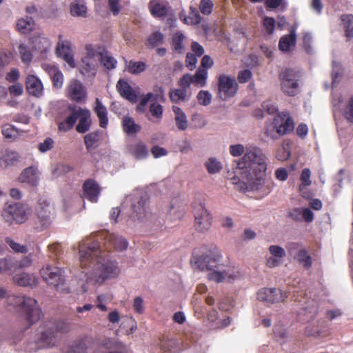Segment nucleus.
<instances>
[{"label": "nucleus", "instance_id": "nucleus-1", "mask_svg": "<svg viewBox=\"0 0 353 353\" xmlns=\"http://www.w3.org/2000/svg\"><path fill=\"white\" fill-rule=\"evenodd\" d=\"M268 158L256 146H247L243 156L236 162L234 175L230 178L235 189L245 192L258 191L265 185Z\"/></svg>", "mask_w": 353, "mask_h": 353}, {"label": "nucleus", "instance_id": "nucleus-2", "mask_svg": "<svg viewBox=\"0 0 353 353\" xmlns=\"http://www.w3.org/2000/svg\"><path fill=\"white\" fill-rule=\"evenodd\" d=\"M79 253L81 268L88 269L85 272L88 283L102 284L106 280L117 278L120 268L116 261L106 259L98 239L93 236L84 239L79 243Z\"/></svg>", "mask_w": 353, "mask_h": 353}, {"label": "nucleus", "instance_id": "nucleus-3", "mask_svg": "<svg viewBox=\"0 0 353 353\" xmlns=\"http://www.w3.org/2000/svg\"><path fill=\"white\" fill-rule=\"evenodd\" d=\"M222 256L216 247L206 250L201 255L194 256V261L197 268L203 271L208 270L210 272L207 277L209 281H214L217 283H221L225 280L232 281L236 279L239 276V272H234L231 269H219L222 265L219 264Z\"/></svg>", "mask_w": 353, "mask_h": 353}, {"label": "nucleus", "instance_id": "nucleus-4", "mask_svg": "<svg viewBox=\"0 0 353 353\" xmlns=\"http://www.w3.org/2000/svg\"><path fill=\"white\" fill-rule=\"evenodd\" d=\"M67 110L69 115L64 121L58 124L59 131L66 132L71 130L79 119V123L76 126L77 132L84 134L88 132L92 125L91 114L89 110L81 108L74 104L68 105Z\"/></svg>", "mask_w": 353, "mask_h": 353}, {"label": "nucleus", "instance_id": "nucleus-5", "mask_svg": "<svg viewBox=\"0 0 353 353\" xmlns=\"http://www.w3.org/2000/svg\"><path fill=\"white\" fill-rule=\"evenodd\" d=\"M70 330V325L61 320L45 321L40 326L41 341L47 346H54L59 335L67 333Z\"/></svg>", "mask_w": 353, "mask_h": 353}, {"label": "nucleus", "instance_id": "nucleus-6", "mask_svg": "<svg viewBox=\"0 0 353 353\" xmlns=\"http://www.w3.org/2000/svg\"><path fill=\"white\" fill-rule=\"evenodd\" d=\"M9 298L20 306L21 312L28 323V327L32 325L43 316L41 309L35 299L26 296H10Z\"/></svg>", "mask_w": 353, "mask_h": 353}, {"label": "nucleus", "instance_id": "nucleus-7", "mask_svg": "<svg viewBox=\"0 0 353 353\" xmlns=\"http://www.w3.org/2000/svg\"><path fill=\"white\" fill-rule=\"evenodd\" d=\"M218 97L223 101L234 97L239 90V85L234 77L221 74L218 77Z\"/></svg>", "mask_w": 353, "mask_h": 353}, {"label": "nucleus", "instance_id": "nucleus-8", "mask_svg": "<svg viewBox=\"0 0 353 353\" xmlns=\"http://www.w3.org/2000/svg\"><path fill=\"white\" fill-rule=\"evenodd\" d=\"M287 114L285 112L277 114L272 122H267L265 133L268 137L276 139L287 133Z\"/></svg>", "mask_w": 353, "mask_h": 353}, {"label": "nucleus", "instance_id": "nucleus-9", "mask_svg": "<svg viewBox=\"0 0 353 353\" xmlns=\"http://www.w3.org/2000/svg\"><path fill=\"white\" fill-rule=\"evenodd\" d=\"M63 273V271L61 268L48 264L44 265L40 270L43 279L56 288L64 283L65 279Z\"/></svg>", "mask_w": 353, "mask_h": 353}, {"label": "nucleus", "instance_id": "nucleus-10", "mask_svg": "<svg viewBox=\"0 0 353 353\" xmlns=\"http://www.w3.org/2000/svg\"><path fill=\"white\" fill-rule=\"evenodd\" d=\"M256 296L259 301L265 302L267 304H274L283 301L286 293L279 288H263L258 291Z\"/></svg>", "mask_w": 353, "mask_h": 353}, {"label": "nucleus", "instance_id": "nucleus-11", "mask_svg": "<svg viewBox=\"0 0 353 353\" xmlns=\"http://www.w3.org/2000/svg\"><path fill=\"white\" fill-rule=\"evenodd\" d=\"M30 212V208L26 203L6 202L3 206V212L13 219H27Z\"/></svg>", "mask_w": 353, "mask_h": 353}, {"label": "nucleus", "instance_id": "nucleus-12", "mask_svg": "<svg viewBox=\"0 0 353 353\" xmlns=\"http://www.w3.org/2000/svg\"><path fill=\"white\" fill-rule=\"evenodd\" d=\"M128 245V241L123 236L114 233L105 232L104 235L103 247L108 251H123L127 249Z\"/></svg>", "mask_w": 353, "mask_h": 353}, {"label": "nucleus", "instance_id": "nucleus-13", "mask_svg": "<svg viewBox=\"0 0 353 353\" xmlns=\"http://www.w3.org/2000/svg\"><path fill=\"white\" fill-rule=\"evenodd\" d=\"M68 97L73 101L81 103L86 99L87 92L82 83L77 79H72L66 89Z\"/></svg>", "mask_w": 353, "mask_h": 353}, {"label": "nucleus", "instance_id": "nucleus-14", "mask_svg": "<svg viewBox=\"0 0 353 353\" xmlns=\"http://www.w3.org/2000/svg\"><path fill=\"white\" fill-rule=\"evenodd\" d=\"M61 35L59 36V42L56 48V54L59 57L62 58L71 68H74L75 62L74 54L71 48V43L69 41H62Z\"/></svg>", "mask_w": 353, "mask_h": 353}, {"label": "nucleus", "instance_id": "nucleus-15", "mask_svg": "<svg viewBox=\"0 0 353 353\" xmlns=\"http://www.w3.org/2000/svg\"><path fill=\"white\" fill-rule=\"evenodd\" d=\"M83 195L85 199L92 203H97L101 194V187L92 179L84 181L83 186Z\"/></svg>", "mask_w": 353, "mask_h": 353}, {"label": "nucleus", "instance_id": "nucleus-16", "mask_svg": "<svg viewBox=\"0 0 353 353\" xmlns=\"http://www.w3.org/2000/svg\"><path fill=\"white\" fill-rule=\"evenodd\" d=\"M38 169L34 166L25 168L18 176L17 181L21 183H28L32 186H37L39 181Z\"/></svg>", "mask_w": 353, "mask_h": 353}, {"label": "nucleus", "instance_id": "nucleus-17", "mask_svg": "<svg viewBox=\"0 0 353 353\" xmlns=\"http://www.w3.org/2000/svg\"><path fill=\"white\" fill-rule=\"evenodd\" d=\"M170 8L166 0H150L148 3L150 12L155 18L165 17Z\"/></svg>", "mask_w": 353, "mask_h": 353}, {"label": "nucleus", "instance_id": "nucleus-18", "mask_svg": "<svg viewBox=\"0 0 353 353\" xmlns=\"http://www.w3.org/2000/svg\"><path fill=\"white\" fill-rule=\"evenodd\" d=\"M269 252L271 256L266 258V265L270 268L279 266L285 255V250L279 245H271Z\"/></svg>", "mask_w": 353, "mask_h": 353}, {"label": "nucleus", "instance_id": "nucleus-19", "mask_svg": "<svg viewBox=\"0 0 353 353\" xmlns=\"http://www.w3.org/2000/svg\"><path fill=\"white\" fill-rule=\"evenodd\" d=\"M26 88L27 92L36 97H40L43 93V84L41 80L33 74H29L26 77Z\"/></svg>", "mask_w": 353, "mask_h": 353}, {"label": "nucleus", "instance_id": "nucleus-20", "mask_svg": "<svg viewBox=\"0 0 353 353\" xmlns=\"http://www.w3.org/2000/svg\"><path fill=\"white\" fill-rule=\"evenodd\" d=\"M147 199L141 197L132 205L131 219L141 220L147 217Z\"/></svg>", "mask_w": 353, "mask_h": 353}, {"label": "nucleus", "instance_id": "nucleus-21", "mask_svg": "<svg viewBox=\"0 0 353 353\" xmlns=\"http://www.w3.org/2000/svg\"><path fill=\"white\" fill-rule=\"evenodd\" d=\"M116 87L117 91L122 97L133 103L137 101V95L136 92L126 81L119 79Z\"/></svg>", "mask_w": 353, "mask_h": 353}, {"label": "nucleus", "instance_id": "nucleus-22", "mask_svg": "<svg viewBox=\"0 0 353 353\" xmlns=\"http://www.w3.org/2000/svg\"><path fill=\"white\" fill-rule=\"evenodd\" d=\"M13 281L19 286L31 288L37 286L38 283L37 279L34 274H29L26 272H22L14 275Z\"/></svg>", "mask_w": 353, "mask_h": 353}, {"label": "nucleus", "instance_id": "nucleus-23", "mask_svg": "<svg viewBox=\"0 0 353 353\" xmlns=\"http://www.w3.org/2000/svg\"><path fill=\"white\" fill-rule=\"evenodd\" d=\"M102 132L96 130L85 134L83 137L84 144L88 152H92V150L97 148L101 144Z\"/></svg>", "mask_w": 353, "mask_h": 353}, {"label": "nucleus", "instance_id": "nucleus-24", "mask_svg": "<svg viewBox=\"0 0 353 353\" xmlns=\"http://www.w3.org/2000/svg\"><path fill=\"white\" fill-rule=\"evenodd\" d=\"M19 154L13 150L6 149L0 153V166L5 168L13 166L19 161Z\"/></svg>", "mask_w": 353, "mask_h": 353}, {"label": "nucleus", "instance_id": "nucleus-25", "mask_svg": "<svg viewBox=\"0 0 353 353\" xmlns=\"http://www.w3.org/2000/svg\"><path fill=\"white\" fill-rule=\"evenodd\" d=\"M94 112L99 120V126L102 128H106L108 124L107 108L103 105L99 99L96 98Z\"/></svg>", "mask_w": 353, "mask_h": 353}, {"label": "nucleus", "instance_id": "nucleus-26", "mask_svg": "<svg viewBox=\"0 0 353 353\" xmlns=\"http://www.w3.org/2000/svg\"><path fill=\"white\" fill-rule=\"evenodd\" d=\"M292 71L288 69V96H296L301 91V84L299 79L302 76V72L298 71L295 74V78L292 79Z\"/></svg>", "mask_w": 353, "mask_h": 353}, {"label": "nucleus", "instance_id": "nucleus-27", "mask_svg": "<svg viewBox=\"0 0 353 353\" xmlns=\"http://www.w3.org/2000/svg\"><path fill=\"white\" fill-rule=\"evenodd\" d=\"M45 69L50 77L53 86L57 88H61L63 83V75L61 71L53 65H47Z\"/></svg>", "mask_w": 353, "mask_h": 353}, {"label": "nucleus", "instance_id": "nucleus-28", "mask_svg": "<svg viewBox=\"0 0 353 353\" xmlns=\"http://www.w3.org/2000/svg\"><path fill=\"white\" fill-rule=\"evenodd\" d=\"M97 61L95 59H81L80 65L81 73L83 75L94 76L97 73Z\"/></svg>", "mask_w": 353, "mask_h": 353}, {"label": "nucleus", "instance_id": "nucleus-29", "mask_svg": "<svg viewBox=\"0 0 353 353\" xmlns=\"http://www.w3.org/2000/svg\"><path fill=\"white\" fill-rule=\"evenodd\" d=\"M101 49L102 50L99 51V53L101 64L108 70L115 68L117 64V60L109 54L108 52L103 46H99V50Z\"/></svg>", "mask_w": 353, "mask_h": 353}, {"label": "nucleus", "instance_id": "nucleus-30", "mask_svg": "<svg viewBox=\"0 0 353 353\" xmlns=\"http://www.w3.org/2000/svg\"><path fill=\"white\" fill-rule=\"evenodd\" d=\"M172 111L174 114V121L177 128L179 130H185L188 127V121L185 114L180 108L175 105L172 106Z\"/></svg>", "mask_w": 353, "mask_h": 353}, {"label": "nucleus", "instance_id": "nucleus-31", "mask_svg": "<svg viewBox=\"0 0 353 353\" xmlns=\"http://www.w3.org/2000/svg\"><path fill=\"white\" fill-rule=\"evenodd\" d=\"M122 127L123 131L128 134H137L141 130V125L137 124L130 117H124L123 118Z\"/></svg>", "mask_w": 353, "mask_h": 353}, {"label": "nucleus", "instance_id": "nucleus-32", "mask_svg": "<svg viewBox=\"0 0 353 353\" xmlns=\"http://www.w3.org/2000/svg\"><path fill=\"white\" fill-rule=\"evenodd\" d=\"M130 151L137 159H145L148 155V148L145 144L142 142H139L130 145Z\"/></svg>", "mask_w": 353, "mask_h": 353}, {"label": "nucleus", "instance_id": "nucleus-33", "mask_svg": "<svg viewBox=\"0 0 353 353\" xmlns=\"http://www.w3.org/2000/svg\"><path fill=\"white\" fill-rule=\"evenodd\" d=\"M208 72L207 70L199 68L194 75H192V84L198 87L206 85Z\"/></svg>", "mask_w": 353, "mask_h": 353}, {"label": "nucleus", "instance_id": "nucleus-34", "mask_svg": "<svg viewBox=\"0 0 353 353\" xmlns=\"http://www.w3.org/2000/svg\"><path fill=\"white\" fill-rule=\"evenodd\" d=\"M341 26L347 38L353 37V15L343 14L341 17Z\"/></svg>", "mask_w": 353, "mask_h": 353}, {"label": "nucleus", "instance_id": "nucleus-35", "mask_svg": "<svg viewBox=\"0 0 353 353\" xmlns=\"http://www.w3.org/2000/svg\"><path fill=\"white\" fill-rule=\"evenodd\" d=\"M33 26L34 21L31 17H28L19 19L17 23V29L22 34L30 32L33 29Z\"/></svg>", "mask_w": 353, "mask_h": 353}, {"label": "nucleus", "instance_id": "nucleus-36", "mask_svg": "<svg viewBox=\"0 0 353 353\" xmlns=\"http://www.w3.org/2000/svg\"><path fill=\"white\" fill-rule=\"evenodd\" d=\"M53 210L54 208L52 205H51L48 201L46 200L39 201L38 214L39 218L43 219V221H46L50 218V214H51V212Z\"/></svg>", "mask_w": 353, "mask_h": 353}, {"label": "nucleus", "instance_id": "nucleus-37", "mask_svg": "<svg viewBox=\"0 0 353 353\" xmlns=\"http://www.w3.org/2000/svg\"><path fill=\"white\" fill-rule=\"evenodd\" d=\"M164 40V35L160 31H155L151 33L145 43V46L150 48H154L162 44Z\"/></svg>", "mask_w": 353, "mask_h": 353}, {"label": "nucleus", "instance_id": "nucleus-38", "mask_svg": "<svg viewBox=\"0 0 353 353\" xmlns=\"http://www.w3.org/2000/svg\"><path fill=\"white\" fill-rule=\"evenodd\" d=\"M304 314L307 315V320L312 319L318 313V303L314 300H309L303 307Z\"/></svg>", "mask_w": 353, "mask_h": 353}, {"label": "nucleus", "instance_id": "nucleus-39", "mask_svg": "<svg viewBox=\"0 0 353 353\" xmlns=\"http://www.w3.org/2000/svg\"><path fill=\"white\" fill-rule=\"evenodd\" d=\"M185 39L183 34L181 32H177L174 34L172 37V46L176 52L182 53L183 51V42Z\"/></svg>", "mask_w": 353, "mask_h": 353}, {"label": "nucleus", "instance_id": "nucleus-40", "mask_svg": "<svg viewBox=\"0 0 353 353\" xmlns=\"http://www.w3.org/2000/svg\"><path fill=\"white\" fill-rule=\"evenodd\" d=\"M13 59L11 52L0 50V77L3 76V69L8 65Z\"/></svg>", "mask_w": 353, "mask_h": 353}, {"label": "nucleus", "instance_id": "nucleus-41", "mask_svg": "<svg viewBox=\"0 0 353 353\" xmlns=\"http://www.w3.org/2000/svg\"><path fill=\"white\" fill-rule=\"evenodd\" d=\"M146 68V64L143 61H130L128 65V72L132 74H138L143 72Z\"/></svg>", "mask_w": 353, "mask_h": 353}, {"label": "nucleus", "instance_id": "nucleus-42", "mask_svg": "<svg viewBox=\"0 0 353 353\" xmlns=\"http://www.w3.org/2000/svg\"><path fill=\"white\" fill-rule=\"evenodd\" d=\"M274 334L275 339L283 345L285 341L286 329L284 324L277 323L274 327Z\"/></svg>", "mask_w": 353, "mask_h": 353}, {"label": "nucleus", "instance_id": "nucleus-43", "mask_svg": "<svg viewBox=\"0 0 353 353\" xmlns=\"http://www.w3.org/2000/svg\"><path fill=\"white\" fill-rule=\"evenodd\" d=\"M208 172L210 174L219 172L222 169L221 163L214 157L210 158L205 164Z\"/></svg>", "mask_w": 353, "mask_h": 353}, {"label": "nucleus", "instance_id": "nucleus-44", "mask_svg": "<svg viewBox=\"0 0 353 353\" xmlns=\"http://www.w3.org/2000/svg\"><path fill=\"white\" fill-rule=\"evenodd\" d=\"M296 261L305 268H309L312 265V260L307 252L304 250H300L295 256Z\"/></svg>", "mask_w": 353, "mask_h": 353}, {"label": "nucleus", "instance_id": "nucleus-45", "mask_svg": "<svg viewBox=\"0 0 353 353\" xmlns=\"http://www.w3.org/2000/svg\"><path fill=\"white\" fill-rule=\"evenodd\" d=\"M1 132L6 139H14L18 136V130L10 123L2 125Z\"/></svg>", "mask_w": 353, "mask_h": 353}, {"label": "nucleus", "instance_id": "nucleus-46", "mask_svg": "<svg viewBox=\"0 0 353 353\" xmlns=\"http://www.w3.org/2000/svg\"><path fill=\"white\" fill-rule=\"evenodd\" d=\"M70 12L72 16H85L87 7L84 4L73 3L70 5Z\"/></svg>", "mask_w": 353, "mask_h": 353}, {"label": "nucleus", "instance_id": "nucleus-47", "mask_svg": "<svg viewBox=\"0 0 353 353\" xmlns=\"http://www.w3.org/2000/svg\"><path fill=\"white\" fill-rule=\"evenodd\" d=\"M310 170L309 168H304L300 176V180L301 183L299 185V189L301 191H302L303 188L311 185L312 181L310 180Z\"/></svg>", "mask_w": 353, "mask_h": 353}, {"label": "nucleus", "instance_id": "nucleus-48", "mask_svg": "<svg viewBox=\"0 0 353 353\" xmlns=\"http://www.w3.org/2000/svg\"><path fill=\"white\" fill-rule=\"evenodd\" d=\"M19 52L21 59L24 63L28 64L32 59V54L30 49L24 44H20L19 46Z\"/></svg>", "mask_w": 353, "mask_h": 353}, {"label": "nucleus", "instance_id": "nucleus-49", "mask_svg": "<svg viewBox=\"0 0 353 353\" xmlns=\"http://www.w3.org/2000/svg\"><path fill=\"white\" fill-rule=\"evenodd\" d=\"M187 95V91L185 89H175L170 92V98L172 102L176 103L183 101Z\"/></svg>", "mask_w": 353, "mask_h": 353}, {"label": "nucleus", "instance_id": "nucleus-50", "mask_svg": "<svg viewBox=\"0 0 353 353\" xmlns=\"http://www.w3.org/2000/svg\"><path fill=\"white\" fill-rule=\"evenodd\" d=\"M190 11L188 17L186 20H189L188 22L191 25H198L201 23L202 17H201L199 10L196 8L190 7Z\"/></svg>", "mask_w": 353, "mask_h": 353}, {"label": "nucleus", "instance_id": "nucleus-51", "mask_svg": "<svg viewBox=\"0 0 353 353\" xmlns=\"http://www.w3.org/2000/svg\"><path fill=\"white\" fill-rule=\"evenodd\" d=\"M214 3L212 0H201L199 5L200 12L204 15H210L213 10Z\"/></svg>", "mask_w": 353, "mask_h": 353}, {"label": "nucleus", "instance_id": "nucleus-52", "mask_svg": "<svg viewBox=\"0 0 353 353\" xmlns=\"http://www.w3.org/2000/svg\"><path fill=\"white\" fill-rule=\"evenodd\" d=\"M87 349L86 344L83 340H77L70 347V353H85Z\"/></svg>", "mask_w": 353, "mask_h": 353}, {"label": "nucleus", "instance_id": "nucleus-53", "mask_svg": "<svg viewBox=\"0 0 353 353\" xmlns=\"http://www.w3.org/2000/svg\"><path fill=\"white\" fill-rule=\"evenodd\" d=\"M110 298L107 294H100L97 297L96 307L101 311L105 312L108 310L106 305L110 301Z\"/></svg>", "mask_w": 353, "mask_h": 353}, {"label": "nucleus", "instance_id": "nucleus-54", "mask_svg": "<svg viewBox=\"0 0 353 353\" xmlns=\"http://www.w3.org/2000/svg\"><path fill=\"white\" fill-rule=\"evenodd\" d=\"M344 99L341 94H332V105L334 107V112L336 114V111L341 112L343 110Z\"/></svg>", "mask_w": 353, "mask_h": 353}, {"label": "nucleus", "instance_id": "nucleus-55", "mask_svg": "<svg viewBox=\"0 0 353 353\" xmlns=\"http://www.w3.org/2000/svg\"><path fill=\"white\" fill-rule=\"evenodd\" d=\"M6 242L15 252L22 254H26L28 252V248L26 245H21L17 242H14L9 237L6 239Z\"/></svg>", "mask_w": 353, "mask_h": 353}, {"label": "nucleus", "instance_id": "nucleus-56", "mask_svg": "<svg viewBox=\"0 0 353 353\" xmlns=\"http://www.w3.org/2000/svg\"><path fill=\"white\" fill-rule=\"evenodd\" d=\"M32 264L31 256H26L23 257L20 261H16L14 262L11 261V268L14 267L15 269L26 268L30 266Z\"/></svg>", "mask_w": 353, "mask_h": 353}, {"label": "nucleus", "instance_id": "nucleus-57", "mask_svg": "<svg viewBox=\"0 0 353 353\" xmlns=\"http://www.w3.org/2000/svg\"><path fill=\"white\" fill-rule=\"evenodd\" d=\"M199 103L203 105H208L212 101V95L207 90H201L196 97Z\"/></svg>", "mask_w": 353, "mask_h": 353}, {"label": "nucleus", "instance_id": "nucleus-58", "mask_svg": "<svg viewBox=\"0 0 353 353\" xmlns=\"http://www.w3.org/2000/svg\"><path fill=\"white\" fill-rule=\"evenodd\" d=\"M150 112L152 116L158 119H161L163 117V107L161 104L153 103L150 105Z\"/></svg>", "mask_w": 353, "mask_h": 353}, {"label": "nucleus", "instance_id": "nucleus-59", "mask_svg": "<svg viewBox=\"0 0 353 353\" xmlns=\"http://www.w3.org/2000/svg\"><path fill=\"white\" fill-rule=\"evenodd\" d=\"M312 37L310 33L305 32L303 37V48L307 54H312L313 49L311 46Z\"/></svg>", "mask_w": 353, "mask_h": 353}, {"label": "nucleus", "instance_id": "nucleus-60", "mask_svg": "<svg viewBox=\"0 0 353 353\" xmlns=\"http://www.w3.org/2000/svg\"><path fill=\"white\" fill-rule=\"evenodd\" d=\"M343 114L347 121L353 123V97L350 99Z\"/></svg>", "mask_w": 353, "mask_h": 353}, {"label": "nucleus", "instance_id": "nucleus-61", "mask_svg": "<svg viewBox=\"0 0 353 353\" xmlns=\"http://www.w3.org/2000/svg\"><path fill=\"white\" fill-rule=\"evenodd\" d=\"M191 84H192V74L189 73L183 75L178 82L181 88L185 89L186 91Z\"/></svg>", "mask_w": 353, "mask_h": 353}, {"label": "nucleus", "instance_id": "nucleus-62", "mask_svg": "<svg viewBox=\"0 0 353 353\" xmlns=\"http://www.w3.org/2000/svg\"><path fill=\"white\" fill-rule=\"evenodd\" d=\"M176 346V342L172 339L163 340L160 343L161 349L165 352H171Z\"/></svg>", "mask_w": 353, "mask_h": 353}, {"label": "nucleus", "instance_id": "nucleus-63", "mask_svg": "<svg viewBox=\"0 0 353 353\" xmlns=\"http://www.w3.org/2000/svg\"><path fill=\"white\" fill-rule=\"evenodd\" d=\"M262 108L269 114H273L278 112V107L271 101L268 100L262 103Z\"/></svg>", "mask_w": 353, "mask_h": 353}, {"label": "nucleus", "instance_id": "nucleus-64", "mask_svg": "<svg viewBox=\"0 0 353 353\" xmlns=\"http://www.w3.org/2000/svg\"><path fill=\"white\" fill-rule=\"evenodd\" d=\"M252 72L248 69H245L239 72L237 79L240 83H245L248 82L252 78Z\"/></svg>", "mask_w": 353, "mask_h": 353}]
</instances>
